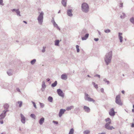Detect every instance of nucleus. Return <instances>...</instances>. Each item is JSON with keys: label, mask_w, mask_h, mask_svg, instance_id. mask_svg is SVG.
I'll use <instances>...</instances> for the list:
<instances>
[{"label": "nucleus", "mask_w": 134, "mask_h": 134, "mask_svg": "<svg viewBox=\"0 0 134 134\" xmlns=\"http://www.w3.org/2000/svg\"><path fill=\"white\" fill-rule=\"evenodd\" d=\"M112 51H111L106 53L105 55L104 59L107 65H108L111 62L112 58Z\"/></svg>", "instance_id": "f257e3e1"}, {"label": "nucleus", "mask_w": 134, "mask_h": 134, "mask_svg": "<svg viewBox=\"0 0 134 134\" xmlns=\"http://www.w3.org/2000/svg\"><path fill=\"white\" fill-rule=\"evenodd\" d=\"M81 10L85 13H87L89 11L88 5L86 3H83L81 5Z\"/></svg>", "instance_id": "f03ea898"}, {"label": "nucleus", "mask_w": 134, "mask_h": 134, "mask_svg": "<svg viewBox=\"0 0 134 134\" xmlns=\"http://www.w3.org/2000/svg\"><path fill=\"white\" fill-rule=\"evenodd\" d=\"M38 13L40 14L37 17V20L38 21L39 24L40 25H41L43 22L44 13L43 11L41 12L40 13L39 12Z\"/></svg>", "instance_id": "7ed1b4c3"}, {"label": "nucleus", "mask_w": 134, "mask_h": 134, "mask_svg": "<svg viewBox=\"0 0 134 134\" xmlns=\"http://www.w3.org/2000/svg\"><path fill=\"white\" fill-rule=\"evenodd\" d=\"M111 123V121L106 123L104 127L105 128L109 130H111L113 129H114L113 126H110V124Z\"/></svg>", "instance_id": "20e7f679"}, {"label": "nucleus", "mask_w": 134, "mask_h": 134, "mask_svg": "<svg viewBox=\"0 0 134 134\" xmlns=\"http://www.w3.org/2000/svg\"><path fill=\"white\" fill-rule=\"evenodd\" d=\"M84 99L85 100L88 101L89 102H95V100H94L90 97L89 95L86 93H85Z\"/></svg>", "instance_id": "39448f33"}, {"label": "nucleus", "mask_w": 134, "mask_h": 134, "mask_svg": "<svg viewBox=\"0 0 134 134\" xmlns=\"http://www.w3.org/2000/svg\"><path fill=\"white\" fill-rule=\"evenodd\" d=\"M115 103L117 104L120 105H122V104L120 100V96L118 95L116 96L115 98Z\"/></svg>", "instance_id": "423d86ee"}, {"label": "nucleus", "mask_w": 134, "mask_h": 134, "mask_svg": "<svg viewBox=\"0 0 134 134\" xmlns=\"http://www.w3.org/2000/svg\"><path fill=\"white\" fill-rule=\"evenodd\" d=\"M57 92L58 95L62 97H64V94L62 91L60 89H58L57 90Z\"/></svg>", "instance_id": "0eeeda50"}, {"label": "nucleus", "mask_w": 134, "mask_h": 134, "mask_svg": "<svg viewBox=\"0 0 134 134\" xmlns=\"http://www.w3.org/2000/svg\"><path fill=\"white\" fill-rule=\"evenodd\" d=\"M11 10L13 12H15L16 13L18 16H21L20 14V11H19V9H11Z\"/></svg>", "instance_id": "6e6552de"}, {"label": "nucleus", "mask_w": 134, "mask_h": 134, "mask_svg": "<svg viewBox=\"0 0 134 134\" xmlns=\"http://www.w3.org/2000/svg\"><path fill=\"white\" fill-rule=\"evenodd\" d=\"M109 114L111 116H113L115 115V112L113 108H111L109 112Z\"/></svg>", "instance_id": "1a4fd4ad"}, {"label": "nucleus", "mask_w": 134, "mask_h": 134, "mask_svg": "<svg viewBox=\"0 0 134 134\" xmlns=\"http://www.w3.org/2000/svg\"><path fill=\"white\" fill-rule=\"evenodd\" d=\"M67 14L69 16L71 17L73 15L72 13V10L71 9H69L67 10Z\"/></svg>", "instance_id": "9d476101"}, {"label": "nucleus", "mask_w": 134, "mask_h": 134, "mask_svg": "<svg viewBox=\"0 0 134 134\" xmlns=\"http://www.w3.org/2000/svg\"><path fill=\"white\" fill-rule=\"evenodd\" d=\"M83 109L87 113H89L90 111V108L86 106H84L83 107Z\"/></svg>", "instance_id": "9b49d317"}, {"label": "nucleus", "mask_w": 134, "mask_h": 134, "mask_svg": "<svg viewBox=\"0 0 134 134\" xmlns=\"http://www.w3.org/2000/svg\"><path fill=\"white\" fill-rule=\"evenodd\" d=\"M87 30L85 29H83L80 32V34L81 36H84L86 33H87Z\"/></svg>", "instance_id": "f8f14e48"}, {"label": "nucleus", "mask_w": 134, "mask_h": 134, "mask_svg": "<svg viewBox=\"0 0 134 134\" xmlns=\"http://www.w3.org/2000/svg\"><path fill=\"white\" fill-rule=\"evenodd\" d=\"M66 110L64 109H61L59 112V117H61L62 115L64 113Z\"/></svg>", "instance_id": "ddd939ff"}, {"label": "nucleus", "mask_w": 134, "mask_h": 134, "mask_svg": "<svg viewBox=\"0 0 134 134\" xmlns=\"http://www.w3.org/2000/svg\"><path fill=\"white\" fill-rule=\"evenodd\" d=\"M20 116L21 118V121L23 124H25V116L22 114H20Z\"/></svg>", "instance_id": "4468645a"}, {"label": "nucleus", "mask_w": 134, "mask_h": 134, "mask_svg": "<svg viewBox=\"0 0 134 134\" xmlns=\"http://www.w3.org/2000/svg\"><path fill=\"white\" fill-rule=\"evenodd\" d=\"M89 34L88 33H86L84 36H82L81 39L82 40H86L88 38Z\"/></svg>", "instance_id": "2eb2a0df"}, {"label": "nucleus", "mask_w": 134, "mask_h": 134, "mask_svg": "<svg viewBox=\"0 0 134 134\" xmlns=\"http://www.w3.org/2000/svg\"><path fill=\"white\" fill-rule=\"evenodd\" d=\"M13 70L10 69L7 71V73L9 76H10L13 75Z\"/></svg>", "instance_id": "dca6fc26"}, {"label": "nucleus", "mask_w": 134, "mask_h": 134, "mask_svg": "<svg viewBox=\"0 0 134 134\" xmlns=\"http://www.w3.org/2000/svg\"><path fill=\"white\" fill-rule=\"evenodd\" d=\"M67 1V0H62V4L64 7H66V6Z\"/></svg>", "instance_id": "f3484780"}, {"label": "nucleus", "mask_w": 134, "mask_h": 134, "mask_svg": "<svg viewBox=\"0 0 134 134\" xmlns=\"http://www.w3.org/2000/svg\"><path fill=\"white\" fill-rule=\"evenodd\" d=\"M119 34V39L120 40V41L121 42H122V37L121 35H122V33L121 32H119L118 33Z\"/></svg>", "instance_id": "a211bd4d"}, {"label": "nucleus", "mask_w": 134, "mask_h": 134, "mask_svg": "<svg viewBox=\"0 0 134 134\" xmlns=\"http://www.w3.org/2000/svg\"><path fill=\"white\" fill-rule=\"evenodd\" d=\"M61 79L63 80H66L67 78V76L66 74H62L61 76Z\"/></svg>", "instance_id": "6ab92c4d"}, {"label": "nucleus", "mask_w": 134, "mask_h": 134, "mask_svg": "<svg viewBox=\"0 0 134 134\" xmlns=\"http://www.w3.org/2000/svg\"><path fill=\"white\" fill-rule=\"evenodd\" d=\"M44 119L43 117L41 118L39 120V123L40 125H42L44 121Z\"/></svg>", "instance_id": "aec40b11"}, {"label": "nucleus", "mask_w": 134, "mask_h": 134, "mask_svg": "<svg viewBox=\"0 0 134 134\" xmlns=\"http://www.w3.org/2000/svg\"><path fill=\"white\" fill-rule=\"evenodd\" d=\"M6 114H4L3 113H2L0 115V119H4L6 116Z\"/></svg>", "instance_id": "412c9836"}, {"label": "nucleus", "mask_w": 134, "mask_h": 134, "mask_svg": "<svg viewBox=\"0 0 134 134\" xmlns=\"http://www.w3.org/2000/svg\"><path fill=\"white\" fill-rule=\"evenodd\" d=\"M57 84V81H55L54 83H52L51 85V86L53 87H55L56 86Z\"/></svg>", "instance_id": "4be33fe9"}, {"label": "nucleus", "mask_w": 134, "mask_h": 134, "mask_svg": "<svg viewBox=\"0 0 134 134\" xmlns=\"http://www.w3.org/2000/svg\"><path fill=\"white\" fill-rule=\"evenodd\" d=\"M59 40H56L55 41V45L56 46H59Z\"/></svg>", "instance_id": "5701e85b"}, {"label": "nucleus", "mask_w": 134, "mask_h": 134, "mask_svg": "<svg viewBox=\"0 0 134 134\" xmlns=\"http://www.w3.org/2000/svg\"><path fill=\"white\" fill-rule=\"evenodd\" d=\"M3 107L5 109H8L9 107V105L8 104L6 103L4 105Z\"/></svg>", "instance_id": "b1692460"}, {"label": "nucleus", "mask_w": 134, "mask_h": 134, "mask_svg": "<svg viewBox=\"0 0 134 134\" xmlns=\"http://www.w3.org/2000/svg\"><path fill=\"white\" fill-rule=\"evenodd\" d=\"M130 21L131 23L134 25V18L132 17L130 19Z\"/></svg>", "instance_id": "393cba45"}, {"label": "nucleus", "mask_w": 134, "mask_h": 134, "mask_svg": "<svg viewBox=\"0 0 134 134\" xmlns=\"http://www.w3.org/2000/svg\"><path fill=\"white\" fill-rule=\"evenodd\" d=\"M48 100L49 102H52L53 100V98L51 96H49L48 98Z\"/></svg>", "instance_id": "a878e982"}, {"label": "nucleus", "mask_w": 134, "mask_h": 134, "mask_svg": "<svg viewBox=\"0 0 134 134\" xmlns=\"http://www.w3.org/2000/svg\"><path fill=\"white\" fill-rule=\"evenodd\" d=\"M36 61L35 59H33L31 61L30 63L32 65H34L36 62Z\"/></svg>", "instance_id": "bb28decb"}, {"label": "nucleus", "mask_w": 134, "mask_h": 134, "mask_svg": "<svg viewBox=\"0 0 134 134\" xmlns=\"http://www.w3.org/2000/svg\"><path fill=\"white\" fill-rule=\"evenodd\" d=\"M46 86L45 84V82L44 81H43L42 82V87L44 89L46 87Z\"/></svg>", "instance_id": "cd10ccee"}, {"label": "nucleus", "mask_w": 134, "mask_h": 134, "mask_svg": "<svg viewBox=\"0 0 134 134\" xmlns=\"http://www.w3.org/2000/svg\"><path fill=\"white\" fill-rule=\"evenodd\" d=\"M90 131L89 130H86L83 131L84 134H89L90 133Z\"/></svg>", "instance_id": "c85d7f7f"}, {"label": "nucleus", "mask_w": 134, "mask_h": 134, "mask_svg": "<svg viewBox=\"0 0 134 134\" xmlns=\"http://www.w3.org/2000/svg\"><path fill=\"white\" fill-rule=\"evenodd\" d=\"M92 83L94 87L96 88V89H97L98 87V85L97 84H96L94 82H92Z\"/></svg>", "instance_id": "c756f323"}, {"label": "nucleus", "mask_w": 134, "mask_h": 134, "mask_svg": "<svg viewBox=\"0 0 134 134\" xmlns=\"http://www.w3.org/2000/svg\"><path fill=\"white\" fill-rule=\"evenodd\" d=\"M122 15H121L120 16V18L121 19H123L125 18V17L126 16V15L124 13H122Z\"/></svg>", "instance_id": "7c9ffc66"}, {"label": "nucleus", "mask_w": 134, "mask_h": 134, "mask_svg": "<svg viewBox=\"0 0 134 134\" xmlns=\"http://www.w3.org/2000/svg\"><path fill=\"white\" fill-rule=\"evenodd\" d=\"M19 104V107H21L22 105V101H18L17 102Z\"/></svg>", "instance_id": "2f4dec72"}, {"label": "nucleus", "mask_w": 134, "mask_h": 134, "mask_svg": "<svg viewBox=\"0 0 134 134\" xmlns=\"http://www.w3.org/2000/svg\"><path fill=\"white\" fill-rule=\"evenodd\" d=\"M74 130L73 129H71L69 132V134H73L74 133Z\"/></svg>", "instance_id": "473e14b6"}, {"label": "nucleus", "mask_w": 134, "mask_h": 134, "mask_svg": "<svg viewBox=\"0 0 134 134\" xmlns=\"http://www.w3.org/2000/svg\"><path fill=\"white\" fill-rule=\"evenodd\" d=\"M74 108V106H71L70 107H68L67 108V110H70L71 109Z\"/></svg>", "instance_id": "72a5a7b5"}, {"label": "nucleus", "mask_w": 134, "mask_h": 134, "mask_svg": "<svg viewBox=\"0 0 134 134\" xmlns=\"http://www.w3.org/2000/svg\"><path fill=\"white\" fill-rule=\"evenodd\" d=\"M103 81L105 82H106L108 85L109 83V81L107 80L106 79H103Z\"/></svg>", "instance_id": "f704fd0d"}, {"label": "nucleus", "mask_w": 134, "mask_h": 134, "mask_svg": "<svg viewBox=\"0 0 134 134\" xmlns=\"http://www.w3.org/2000/svg\"><path fill=\"white\" fill-rule=\"evenodd\" d=\"M40 104V106L42 108H43L44 106V104L42 103H41V102H39Z\"/></svg>", "instance_id": "c9c22d12"}, {"label": "nucleus", "mask_w": 134, "mask_h": 134, "mask_svg": "<svg viewBox=\"0 0 134 134\" xmlns=\"http://www.w3.org/2000/svg\"><path fill=\"white\" fill-rule=\"evenodd\" d=\"M30 116L32 117V118H33L34 119H35L36 118V116L35 115L33 114H31L30 115Z\"/></svg>", "instance_id": "e433bc0d"}, {"label": "nucleus", "mask_w": 134, "mask_h": 134, "mask_svg": "<svg viewBox=\"0 0 134 134\" xmlns=\"http://www.w3.org/2000/svg\"><path fill=\"white\" fill-rule=\"evenodd\" d=\"M104 31L106 33H109L111 31L110 29H108L105 30Z\"/></svg>", "instance_id": "4c0bfd02"}, {"label": "nucleus", "mask_w": 134, "mask_h": 134, "mask_svg": "<svg viewBox=\"0 0 134 134\" xmlns=\"http://www.w3.org/2000/svg\"><path fill=\"white\" fill-rule=\"evenodd\" d=\"M79 46L78 45H77L76 46V48L77 52H79L80 51V49L79 48Z\"/></svg>", "instance_id": "58836bf2"}, {"label": "nucleus", "mask_w": 134, "mask_h": 134, "mask_svg": "<svg viewBox=\"0 0 134 134\" xmlns=\"http://www.w3.org/2000/svg\"><path fill=\"white\" fill-rule=\"evenodd\" d=\"M5 110L3 111V113L4 114H6V113L7 112H8L9 111V110L8 109H5Z\"/></svg>", "instance_id": "ea45409f"}, {"label": "nucleus", "mask_w": 134, "mask_h": 134, "mask_svg": "<svg viewBox=\"0 0 134 134\" xmlns=\"http://www.w3.org/2000/svg\"><path fill=\"white\" fill-rule=\"evenodd\" d=\"M31 102L33 104L34 106L35 107V108L36 109L37 107H36V104H35V102L32 101Z\"/></svg>", "instance_id": "a19ab883"}, {"label": "nucleus", "mask_w": 134, "mask_h": 134, "mask_svg": "<svg viewBox=\"0 0 134 134\" xmlns=\"http://www.w3.org/2000/svg\"><path fill=\"white\" fill-rule=\"evenodd\" d=\"M105 121L106 122H108V121L109 122V121H111V120L110 118H107L105 119Z\"/></svg>", "instance_id": "79ce46f5"}, {"label": "nucleus", "mask_w": 134, "mask_h": 134, "mask_svg": "<svg viewBox=\"0 0 134 134\" xmlns=\"http://www.w3.org/2000/svg\"><path fill=\"white\" fill-rule=\"evenodd\" d=\"M54 26L55 27H56L58 26V25L56 23H54L53 24Z\"/></svg>", "instance_id": "37998d69"}, {"label": "nucleus", "mask_w": 134, "mask_h": 134, "mask_svg": "<svg viewBox=\"0 0 134 134\" xmlns=\"http://www.w3.org/2000/svg\"><path fill=\"white\" fill-rule=\"evenodd\" d=\"M45 47H43V49H42V52L43 53H44L45 52Z\"/></svg>", "instance_id": "c03bdc74"}, {"label": "nucleus", "mask_w": 134, "mask_h": 134, "mask_svg": "<svg viewBox=\"0 0 134 134\" xmlns=\"http://www.w3.org/2000/svg\"><path fill=\"white\" fill-rule=\"evenodd\" d=\"M94 77H99V78H100V76L99 75H98V74H96L94 76Z\"/></svg>", "instance_id": "a18cd8bd"}, {"label": "nucleus", "mask_w": 134, "mask_h": 134, "mask_svg": "<svg viewBox=\"0 0 134 134\" xmlns=\"http://www.w3.org/2000/svg\"><path fill=\"white\" fill-rule=\"evenodd\" d=\"M16 90L18 92L20 93L21 92V91L18 88H16Z\"/></svg>", "instance_id": "49530a36"}, {"label": "nucleus", "mask_w": 134, "mask_h": 134, "mask_svg": "<svg viewBox=\"0 0 134 134\" xmlns=\"http://www.w3.org/2000/svg\"><path fill=\"white\" fill-rule=\"evenodd\" d=\"M53 122L54 123V124H58V122L57 121H53Z\"/></svg>", "instance_id": "de8ad7c7"}, {"label": "nucleus", "mask_w": 134, "mask_h": 134, "mask_svg": "<svg viewBox=\"0 0 134 134\" xmlns=\"http://www.w3.org/2000/svg\"><path fill=\"white\" fill-rule=\"evenodd\" d=\"M53 20H52L51 21V22L53 24V23H55V21H54V19H53Z\"/></svg>", "instance_id": "09e8293b"}, {"label": "nucleus", "mask_w": 134, "mask_h": 134, "mask_svg": "<svg viewBox=\"0 0 134 134\" xmlns=\"http://www.w3.org/2000/svg\"><path fill=\"white\" fill-rule=\"evenodd\" d=\"M94 40L96 41H97L99 40V39L98 38H95L94 39Z\"/></svg>", "instance_id": "8fccbe9b"}, {"label": "nucleus", "mask_w": 134, "mask_h": 134, "mask_svg": "<svg viewBox=\"0 0 134 134\" xmlns=\"http://www.w3.org/2000/svg\"><path fill=\"white\" fill-rule=\"evenodd\" d=\"M102 93H103L104 92V89L103 88H102L100 89Z\"/></svg>", "instance_id": "3c124183"}, {"label": "nucleus", "mask_w": 134, "mask_h": 134, "mask_svg": "<svg viewBox=\"0 0 134 134\" xmlns=\"http://www.w3.org/2000/svg\"><path fill=\"white\" fill-rule=\"evenodd\" d=\"M120 7H123V3H121L120 4Z\"/></svg>", "instance_id": "603ef678"}, {"label": "nucleus", "mask_w": 134, "mask_h": 134, "mask_svg": "<svg viewBox=\"0 0 134 134\" xmlns=\"http://www.w3.org/2000/svg\"><path fill=\"white\" fill-rule=\"evenodd\" d=\"M3 0H0V4H2L3 3Z\"/></svg>", "instance_id": "864d4df0"}, {"label": "nucleus", "mask_w": 134, "mask_h": 134, "mask_svg": "<svg viewBox=\"0 0 134 134\" xmlns=\"http://www.w3.org/2000/svg\"><path fill=\"white\" fill-rule=\"evenodd\" d=\"M56 27L57 29L59 31L60 30V28L58 26Z\"/></svg>", "instance_id": "5fc2aeb1"}, {"label": "nucleus", "mask_w": 134, "mask_h": 134, "mask_svg": "<svg viewBox=\"0 0 134 134\" xmlns=\"http://www.w3.org/2000/svg\"><path fill=\"white\" fill-rule=\"evenodd\" d=\"M131 127H134V124L133 123L131 125Z\"/></svg>", "instance_id": "6e6d98bb"}, {"label": "nucleus", "mask_w": 134, "mask_h": 134, "mask_svg": "<svg viewBox=\"0 0 134 134\" xmlns=\"http://www.w3.org/2000/svg\"><path fill=\"white\" fill-rule=\"evenodd\" d=\"M0 123L2 124L3 123V120L0 121Z\"/></svg>", "instance_id": "4d7b16f0"}, {"label": "nucleus", "mask_w": 134, "mask_h": 134, "mask_svg": "<svg viewBox=\"0 0 134 134\" xmlns=\"http://www.w3.org/2000/svg\"><path fill=\"white\" fill-rule=\"evenodd\" d=\"M98 34H99L100 35H101V33L98 30Z\"/></svg>", "instance_id": "13d9d810"}, {"label": "nucleus", "mask_w": 134, "mask_h": 134, "mask_svg": "<svg viewBox=\"0 0 134 134\" xmlns=\"http://www.w3.org/2000/svg\"><path fill=\"white\" fill-rule=\"evenodd\" d=\"M47 81H49L50 80V79L49 78H48L47 79Z\"/></svg>", "instance_id": "bf43d9fd"}, {"label": "nucleus", "mask_w": 134, "mask_h": 134, "mask_svg": "<svg viewBox=\"0 0 134 134\" xmlns=\"http://www.w3.org/2000/svg\"><path fill=\"white\" fill-rule=\"evenodd\" d=\"M121 92H122V94H124V93L125 91H124V90H122V91H121Z\"/></svg>", "instance_id": "052dcab7"}, {"label": "nucleus", "mask_w": 134, "mask_h": 134, "mask_svg": "<svg viewBox=\"0 0 134 134\" xmlns=\"http://www.w3.org/2000/svg\"><path fill=\"white\" fill-rule=\"evenodd\" d=\"M23 22L25 23L26 24H27V22L26 21H23Z\"/></svg>", "instance_id": "680f3d73"}, {"label": "nucleus", "mask_w": 134, "mask_h": 134, "mask_svg": "<svg viewBox=\"0 0 134 134\" xmlns=\"http://www.w3.org/2000/svg\"><path fill=\"white\" fill-rule=\"evenodd\" d=\"M98 134H106L105 133H99Z\"/></svg>", "instance_id": "e2e57ef3"}, {"label": "nucleus", "mask_w": 134, "mask_h": 134, "mask_svg": "<svg viewBox=\"0 0 134 134\" xmlns=\"http://www.w3.org/2000/svg\"><path fill=\"white\" fill-rule=\"evenodd\" d=\"M132 111L133 112H134V109H132Z\"/></svg>", "instance_id": "0e129e2a"}, {"label": "nucleus", "mask_w": 134, "mask_h": 134, "mask_svg": "<svg viewBox=\"0 0 134 134\" xmlns=\"http://www.w3.org/2000/svg\"><path fill=\"white\" fill-rule=\"evenodd\" d=\"M60 10H59V11L58 12V14L59 13H60Z\"/></svg>", "instance_id": "69168bd1"}, {"label": "nucleus", "mask_w": 134, "mask_h": 134, "mask_svg": "<svg viewBox=\"0 0 134 134\" xmlns=\"http://www.w3.org/2000/svg\"><path fill=\"white\" fill-rule=\"evenodd\" d=\"M87 76L88 77H91L90 76V75H87Z\"/></svg>", "instance_id": "338daca9"}, {"label": "nucleus", "mask_w": 134, "mask_h": 134, "mask_svg": "<svg viewBox=\"0 0 134 134\" xmlns=\"http://www.w3.org/2000/svg\"><path fill=\"white\" fill-rule=\"evenodd\" d=\"M133 108H134V104L133 105Z\"/></svg>", "instance_id": "774afa93"}]
</instances>
